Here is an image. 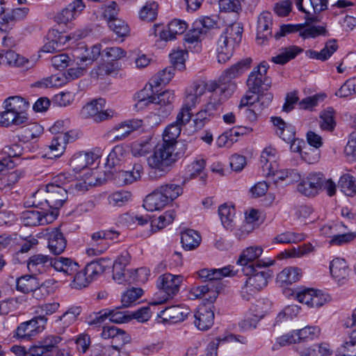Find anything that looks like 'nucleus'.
I'll use <instances>...</instances> for the list:
<instances>
[{
    "label": "nucleus",
    "mask_w": 356,
    "mask_h": 356,
    "mask_svg": "<svg viewBox=\"0 0 356 356\" xmlns=\"http://www.w3.org/2000/svg\"><path fill=\"white\" fill-rule=\"evenodd\" d=\"M143 172L142 165L136 163L131 170H120L115 173V181L117 184L124 186L132 184L140 179Z\"/></svg>",
    "instance_id": "412c9836"
},
{
    "label": "nucleus",
    "mask_w": 356,
    "mask_h": 356,
    "mask_svg": "<svg viewBox=\"0 0 356 356\" xmlns=\"http://www.w3.org/2000/svg\"><path fill=\"white\" fill-rule=\"evenodd\" d=\"M268 65L266 63H261L249 75L247 80V85L249 90L255 94L262 90H266L271 85L270 79L266 76Z\"/></svg>",
    "instance_id": "6e6552de"
},
{
    "label": "nucleus",
    "mask_w": 356,
    "mask_h": 356,
    "mask_svg": "<svg viewBox=\"0 0 356 356\" xmlns=\"http://www.w3.org/2000/svg\"><path fill=\"white\" fill-rule=\"evenodd\" d=\"M255 271L248 276L243 285L241 286V296L243 300H250L256 294L263 290L268 284V280L271 277L269 270Z\"/></svg>",
    "instance_id": "20e7f679"
},
{
    "label": "nucleus",
    "mask_w": 356,
    "mask_h": 356,
    "mask_svg": "<svg viewBox=\"0 0 356 356\" xmlns=\"http://www.w3.org/2000/svg\"><path fill=\"white\" fill-rule=\"evenodd\" d=\"M300 307L296 305L285 307L280 312H279L275 318V325L296 318L300 313Z\"/></svg>",
    "instance_id": "69168bd1"
},
{
    "label": "nucleus",
    "mask_w": 356,
    "mask_h": 356,
    "mask_svg": "<svg viewBox=\"0 0 356 356\" xmlns=\"http://www.w3.org/2000/svg\"><path fill=\"white\" fill-rule=\"evenodd\" d=\"M68 81L65 74H57L38 81L36 86L40 88L61 87Z\"/></svg>",
    "instance_id": "864d4df0"
},
{
    "label": "nucleus",
    "mask_w": 356,
    "mask_h": 356,
    "mask_svg": "<svg viewBox=\"0 0 356 356\" xmlns=\"http://www.w3.org/2000/svg\"><path fill=\"white\" fill-rule=\"evenodd\" d=\"M272 172L269 174L265 172L266 176H273L275 182L278 181H286L288 183L297 181L300 178V173L295 169H278L277 165H273Z\"/></svg>",
    "instance_id": "e433bc0d"
},
{
    "label": "nucleus",
    "mask_w": 356,
    "mask_h": 356,
    "mask_svg": "<svg viewBox=\"0 0 356 356\" xmlns=\"http://www.w3.org/2000/svg\"><path fill=\"white\" fill-rule=\"evenodd\" d=\"M295 298L311 308H318L330 301V296L322 291L301 289L293 293Z\"/></svg>",
    "instance_id": "1a4fd4ad"
},
{
    "label": "nucleus",
    "mask_w": 356,
    "mask_h": 356,
    "mask_svg": "<svg viewBox=\"0 0 356 356\" xmlns=\"http://www.w3.org/2000/svg\"><path fill=\"white\" fill-rule=\"evenodd\" d=\"M188 27V25L186 22L174 19L169 22L167 29L162 30L159 33V36L161 39L164 40H172L177 35L183 34Z\"/></svg>",
    "instance_id": "a878e982"
},
{
    "label": "nucleus",
    "mask_w": 356,
    "mask_h": 356,
    "mask_svg": "<svg viewBox=\"0 0 356 356\" xmlns=\"http://www.w3.org/2000/svg\"><path fill=\"white\" fill-rule=\"evenodd\" d=\"M58 216V213L56 211L47 212L32 209L23 211L21 218L26 226H38L53 222Z\"/></svg>",
    "instance_id": "f8f14e48"
},
{
    "label": "nucleus",
    "mask_w": 356,
    "mask_h": 356,
    "mask_svg": "<svg viewBox=\"0 0 356 356\" xmlns=\"http://www.w3.org/2000/svg\"><path fill=\"white\" fill-rule=\"evenodd\" d=\"M26 122L20 115H17L10 109H5L0 114V124L4 127H10L13 125H20Z\"/></svg>",
    "instance_id": "0e129e2a"
},
{
    "label": "nucleus",
    "mask_w": 356,
    "mask_h": 356,
    "mask_svg": "<svg viewBox=\"0 0 356 356\" xmlns=\"http://www.w3.org/2000/svg\"><path fill=\"white\" fill-rule=\"evenodd\" d=\"M158 8L156 1L146 2L139 11V18L145 22L154 21L157 17Z\"/></svg>",
    "instance_id": "6e6d98bb"
},
{
    "label": "nucleus",
    "mask_w": 356,
    "mask_h": 356,
    "mask_svg": "<svg viewBox=\"0 0 356 356\" xmlns=\"http://www.w3.org/2000/svg\"><path fill=\"white\" fill-rule=\"evenodd\" d=\"M131 193L129 191L120 190L111 193L108 197V203L112 207H120L131 200Z\"/></svg>",
    "instance_id": "603ef678"
},
{
    "label": "nucleus",
    "mask_w": 356,
    "mask_h": 356,
    "mask_svg": "<svg viewBox=\"0 0 356 356\" xmlns=\"http://www.w3.org/2000/svg\"><path fill=\"white\" fill-rule=\"evenodd\" d=\"M16 67H29L30 62L28 58L11 49L0 51V65Z\"/></svg>",
    "instance_id": "4be33fe9"
},
{
    "label": "nucleus",
    "mask_w": 356,
    "mask_h": 356,
    "mask_svg": "<svg viewBox=\"0 0 356 356\" xmlns=\"http://www.w3.org/2000/svg\"><path fill=\"white\" fill-rule=\"evenodd\" d=\"M299 343L314 340L321 334V329L318 326H306L302 329L296 330Z\"/></svg>",
    "instance_id": "052dcab7"
},
{
    "label": "nucleus",
    "mask_w": 356,
    "mask_h": 356,
    "mask_svg": "<svg viewBox=\"0 0 356 356\" xmlns=\"http://www.w3.org/2000/svg\"><path fill=\"white\" fill-rule=\"evenodd\" d=\"M218 214L223 227L232 230L236 225L234 207L227 204H222L218 209Z\"/></svg>",
    "instance_id": "37998d69"
},
{
    "label": "nucleus",
    "mask_w": 356,
    "mask_h": 356,
    "mask_svg": "<svg viewBox=\"0 0 356 356\" xmlns=\"http://www.w3.org/2000/svg\"><path fill=\"white\" fill-rule=\"evenodd\" d=\"M189 309L184 305H173L161 310L159 316L163 321L177 323L184 321L189 314Z\"/></svg>",
    "instance_id": "dca6fc26"
},
{
    "label": "nucleus",
    "mask_w": 356,
    "mask_h": 356,
    "mask_svg": "<svg viewBox=\"0 0 356 356\" xmlns=\"http://www.w3.org/2000/svg\"><path fill=\"white\" fill-rule=\"evenodd\" d=\"M302 49L296 46H291L283 49L277 56L271 58V61L276 64L284 65L290 60L294 58L297 55L302 52Z\"/></svg>",
    "instance_id": "8fccbe9b"
},
{
    "label": "nucleus",
    "mask_w": 356,
    "mask_h": 356,
    "mask_svg": "<svg viewBox=\"0 0 356 356\" xmlns=\"http://www.w3.org/2000/svg\"><path fill=\"white\" fill-rule=\"evenodd\" d=\"M201 102L188 90L186 91L182 106L178 113V120L181 122H189L191 117V110Z\"/></svg>",
    "instance_id": "c85d7f7f"
},
{
    "label": "nucleus",
    "mask_w": 356,
    "mask_h": 356,
    "mask_svg": "<svg viewBox=\"0 0 356 356\" xmlns=\"http://www.w3.org/2000/svg\"><path fill=\"white\" fill-rule=\"evenodd\" d=\"M320 118V127L323 130L332 131L334 129L336 122L333 108H328L327 110L322 112Z\"/></svg>",
    "instance_id": "774afa93"
},
{
    "label": "nucleus",
    "mask_w": 356,
    "mask_h": 356,
    "mask_svg": "<svg viewBox=\"0 0 356 356\" xmlns=\"http://www.w3.org/2000/svg\"><path fill=\"white\" fill-rule=\"evenodd\" d=\"M194 325L199 330L206 331L213 325L214 313L211 307L202 305L194 314Z\"/></svg>",
    "instance_id": "4468645a"
},
{
    "label": "nucleus",
    "mask_w": 356,
    "mask_h": 356,
    "mask_svg": "<svg viewBox=\"0 0 356 356\" xmlns=\"http://www.w3.org/2000/svg\"><path fill=\"white\" fill-rule=\"evenodd\" d=\"M3 104L5 109H10L27 122L29 104L24 98L20 96H11L4 100Z\"/></svg>",
    "instance_id": "6ab92c4d"
},
{
    "label": "nucleus",
    "mask_w": 356,
    "mask_h": 356,
    "mask_svg": "<svg viewBox=\"0 0 356 356\" xmlns=\"http://www.w3.org/2000/svg\"><path fill=\"white\" fill-rule=\"evenodd\" d=\"M52 268L65 275H72L79 269L78 264L70 258L59 257L53 258Z\"/></svg>",
    "instance_id": "f704fd0d"
},
{
    "label": "nucleus",
    "mask_w": 356,
    "mask_h": 356,
    "mask_svg": "<svg viewBox=\"0 0 356 356\" xmlns=\"http://www.w3.org/2000/svg\"><path fill=\"white\" fill-rule=\"evenodd\" d=\"M271 121L275 128L276 134L283 140L291 143L295 138V128L291 124H286L280 117H273Z\"/></svg>",
    "instance_id": "7c9ffc66"
},
{
    "label": "nucleus",
    "mask_w": 356,
    "mask_h": 356,
    "mask_svg": "<svg viewBox=\"0 0 356 356\" xmlns=\"http://www.w3.org/2000/svg\"><path fill=\"white\" fill-rule=\"evenodd\" d=\"M53 258L43 254H35L26 261L29 272L34 276L49 272L52 268Z\"/></svg>",
    "instance_id": "ddd939ff"
},
{
    "label": "nucleus",
    "mask_w": 356,
    "mask_h": 356,
    "mask_svg": "<svg viewBox=\"0 0 356 356\" xmlns=\"http://www.w3.org/2000/svg\"><path fill=\"white\" fill-rule=\"evenodd\" d=\"M236 274V271L232 266H227L221 268H204L198 271V275L202 281L216 282L215 291H211L214 297L222 289V285L219 281L226 277H234Z\"/></svg>",
    "instance_id": "9d476101"
},
{
    "label": "nucleus",
    "mask_w": 356,
    "mask_h": 356,
    "mask_svg": "<svg viewBox=\"0 0 356 356\" xmlns=\"http://www.w3.org/2000/svg\"><path fill=\"white\" fill-rule=\"evenodd\" d=\"M181 243L186 250H192L200 245L201 236L193 229H186L181 234Z\"/></svg>",
    "instance_id": "a18cd8bd"
},
{
    "label": "nucleus",
    "mask_w": 356,
    "mask_h": 356,
    "mask_svg": "<svg viewBox=\"0 0 356 356\" xmlns=\"http://www.w3.org/2000/svg\"><path fill=\"white\" fill-rule=\"evenodd\" d=\"M262 252L263 248L259 245L250 246L242 251L236 263L243 266V270L245 275L254 273L255 268L268 267L274 264L275 261L270 259H263L254 263Z\"/></svg>",
    "instance_id": "7ed1b4c3"
},
{
    "label": "nucleus",
    "mask_w": 356,
    "mask_h": 356,
    "mask_svg": "<svg viewBox=\"0 0 356 356\" xmlns=\"http://www.w3.org/2000/svg\"><path fill=\"white\" fill-rule=\"evenodd\" d=\"M100 53L101 46L99 44L93 45L90 48H88L82 44L76 51V57L81 63H86V65H88L96 60L100 55Z\"/></svg>",
    "instance_id": "ea45409f"
},
{
    "label": "nucleus",
    "mask_w": 356,
    "mask_h": 356,
    "mask_svg": "<svg viewBox=\"0 0 356 356\" xmlns=\"http://www.w3.org/2000/svg\"><path fill=\"white\" fill-rule=\"evenodd\" d=\"M97 158V155L93 152H78L72 156L70 161V165L74 172H79L88 166L92 165Z\"/></svg>",
    "instance_id": "aec40b11"
},
{
    "label": "nucleus",
    "mask_w": 356,
    "mask_h": 356,
    "mask_svg": "<svg viewBox=\"0 0 356 356\" xmlns=\"http://www.w3.org/2000/svg\"><path fill=\"white\" fill-rule=\"evenodd\" d=\"M154 144L152 136L138 139L130 144V152L134 157L146 156L152 152Z\"/></svg>",
    "instance_id": "393cba45"
},
{
    "label": "nucleus",
    "mask_w": 356,
    "mask_h": 356,
    "mask_svg": "<svg viewBox=\"0 0 356 356\" xmlns=\"http://www.w3.org/2000/svg\"><path fill=\"white\" fill-rule=\"evenodd\" d=\"M97 170H90V172L85 176L84 181H75L69 188L70 193H84L88 191V186H95L98 184L97 179Z\"/></svg>",
    "instance_id": "58836bf2"
},
{
    "label": "nucleus",
    "mask_w": 356,
    "mask_h": 356,
    "mask_svg": "<svg viewBox=\"0 0 356 356\" xmlns=\"http://www.w3.org/2000/svg\"><path fill=\"white\" fill-rule=\"evenodd\" d=\"M175 217V212L174 210H169L165 211L162 215L157 218H154L151 221L152 229L154 231L161 229L170 223H172Z\"/></svg>",
    "instance_id": "bf43d9fd"
},
{
    "label": "nucleus",
    "mask_w": 356,
    "mask_h": 356,
    "mask_svg": "<svg viewBox=\"0 0 356 356\" xmlns=\"http://www.w3.org/2000/svg\"><path fill=\"white\" fill-rule=\"evenodd\" d=\"M218 95L216 96V104L228 99L235 91L236 84L230 79L220 76L218 82Z\"/></svg>",
    "instance_id": "bb28decb"
},
{
    "label": "nucleus",
    "mask_w": 356,
    "mask_h": 356,
    "mask_svg": "<svg viewBox=\"0 0 356 356\" xmlns=\"http://www.w3.org/2000/svg\"><path fill=\"white\" fill-rule=\"evenodd\" d=\"M143 126L140 120H130L122 122L115 126L111 133L114 135L115 140H122L127 138L133 131L138 130Z\"/></svg>",
    "instance_id": "a211bd4d"
},
{
    "label": "nucleus",
    "mask_w": 356,
    "mask_h": 356,
    "mask_svg": "<svg viewBox=\"0 0 356 356\" xmlns=\"http://www.w3.org/2000/svg\"><path fill=\"white\" fill-rule=\"evenodd\" d=\"M39 286L37 279L32 274L23 275L16 280V289L24 293L34 291Z\"/></svg>",
    "instance_id": "49530a36"
},
{
    "label": "nucleus",
    "mask_w": 356,
    "mask_h": 356,
    "mask_svg": "<svg viewBox=\"0 0 356 356\" xmlns=\"http://www.w3.org/2000/svg\"><path fill=\"white\" fill-rule=\"evenodd\" d=\"M104 99L93 100L83 106L80 115L84 119H92L96 122H102L114 116L115 112L113 111H104Z\"/></svg>",
    "instance_id": "9b49d317"
},
{
    "label": "nucleus",
    "mask_w": 356,
    "mask_h": 356,
    "mask_svg": "<svg viewBox=\"0 0 356 356\" xmlns=\"http://www.w3.org/2000/svg\"><path fill=\"white\" fill-rule=\"evenodd\" d=\"M278 158L277 151L271 146L266 147L261 152L260 156V162L262 165L264 173L267 172L270 173L273 165L276 166V161Z\"/></svg>",
    "instance_id": "a19ab883"
},
{
    "label": "nucleus",
    "mask_w": 356,
    "mask_h": 356,
    "mask_svg": "<svg viewBox=\"0 0 356 356\" xmlns=\"http://www.w3.org/2000/svg\"><path fill=\"white\" fill-rule=\"evenodd\" d=\"M182 282L183 277L179 275H176L165 273L159 276L157 281V286L160 290L159 293H163L164 295L160 300H154L152 305H156L162 304L177 295Z\"/></svg>",
    "instance_id": "39448f33"
},
{
    "label": "nucleus",
    "mask_w": 356,
    "mask_h": 356,
    "mask_svg": "<svg viewBox=\"0 0 356 356\" xmlns=\"http://www.w3.org/2000/svg\"><path fill=\"white\" fill-rule=\"evenodd\" d=\"M81 312L80 307H72L60 316L58 321L63 328L67 327L76 321Z\"/></svg>",
    "instance_id": "338daca9"
},
{
    "label": "nucleus",
    "mask_w": 356,
    "mask_h": 356,
    "mask_svg": "<svg viewBox=\"0 0 356 356\" xmlns=\"http://www.w3.org/2000/svg\"><path fill=\"white\" fill-rule=\"evenodd\" d=\"M272 15L268 12H263L258 17L257 40L259 44L264 43L271 35Z\"/></svg>",
    "instance_id": "5701e85b"
},
{
    "label": "nucleus",
    "mask_w": 356,
    "mask_h": 356,
    "mask_svg": "<svg viewBox=\"0 0 356 356\" xmlns=\"http://www.w3.org/2000/svg\"><path fill=\"white\" fill-rule=\"evenodd\" d=\"M234 45L228 43L227 39H218L217 44V58L220 63L227 62L232 56Z\"/></svg>",
    "instance_id": "5fc2aeb1"
},
{
    "label": "nucleus",
    "mask_w": 356,
    "mask_h": 356,
    "mask_svg": "<svg viewBox=\"0 0 356 356\" xmlns=\"http://www.w3.org/2000/svg\"><path fill=\"white\" fill-rule=\"evenodd\" d=\"M218 83L216 81H210L205 83L204 81H197L193 83L191 88L188 90L192 93L197 99L201 102L202 95H204L207 90L211 92L210 102L207 106L212 104H216V96L218 95Z\"/></svg>",
    "instance_id": "2eb2a0df"
},
{
    "label": "nucleus",
    "mask_w": 356,
    "mask_h": 356,
    "mask_svg": "<svg viewBox=\"0 0 356 356\" xmlns=\"http://www.w3.org/2000/svg\"><path fill=\"white\" fill-rule=\"evenodd\" d=\"M299 180L297 191L305 197H315L323 190L324 175L321 172L309 173Z\"/></svg>",
    "instance_id": "0eeeda50"
},
{
    "label": "nucleus",
    "mask_w": 356,
    "mask_h": 356,
    "mask_svg": "<svg viewBox=\"0 0 356 356\" xmlns=\"http://www.w3.org/2000/svg\"><path fill=\"white\" fill-rule=\"evenodd\" d=\"M339 186L341 191L348 196L352 197L356 193V181L348 174H345L340 177Z\"/></svg>",
    "instance_id": "680f3d73"
},
{
    "label": "nucleus",
    "mask_w": 356,
    "mask_h": 356,
    "mask_svg": "<svg viewBox=\"0 0 356 356\" xmlns=\"http://www.w3.org/2000/svg\"><path fill=\"white\" fill-rule=\"evenodd\" d=\"M86 7L82 0H74L56 15L59 24H67L75 19Z\"/></svg>",
    "instance_id": "f3484780"
},
{
    "label": "nucleus",
    "mask_w": 356,
    "mask_h": 356,
    "mask_svg": "<svg viewBox=\"0 0 356 356\" xmlns=\"http://www.w3.org/2000/svg\"><path fill=\"white\" fill-rule=\"evenodd\" d=\"M111 264V261L108 258H101L88 264L84 269L88 276L92 281L102 275L106 268H109Z\"/></svg>",
    "instance_id": "4c0bfd02"
},
{
    "label": "nucleus",
    "mask_w": 356,
    "mask_h": 356,
    "mask_svg": "<svg viewBox=\"0 0 356 356\" xmlns=\"http://www.w3.org/2000/svg\"><path fill=\"white\" fill-rule=\"evenodd\" d=\"M168 204L169 202L157 188L146 197L143 207L148 211H154L163 209Z\"/></svg>",
    "instance_id": "473e14b6"
},
{
    "label": "nucleus",
    "mask_w": 356,
    "mask_h": 356,
    "mask_svg": "<svg viewBox=\"0 0 356 356\" xmlns=\"http://www.w3.org/2000/svg\"><path fill=\"white\" fill-rule=\"evenodd\" d=\"M158 188L163 194L169 203L177 199L183 193L182 186L174 183L161 185Z\"/></svg>",
    "instance_id": "13d9d810"
},
{
    "label": "nucleus",
    "mask_w": 356,
    "mask_h": 356,
    "mask_svg": "<svg viewBox=\"0 0 356 356\" xmlns=\"http://www.w3.org/2000/svg\"><path fill=\"white\" fill-rule=\"evenodd\" d=\"M243 27L239 23H234L227 26L220 36V39H227L228 43L236 46L242 40Z\"/></svg>",
    "instance_id": "79ce46f5"
},
{
    "label": "nucleus",
    "mask_w": 356,
    "mask_h": 356,
    "mask_svg": "<svg viewBox=\"0 0 356 356\" xmlns=\"http://www.w3.org/2000/svg\"><path fill=\"white\" fill-rule=\"evenodd\" d=\"M121 70V64L118 61H111L102 63L92 70L91 76L97 79H103L106 76H116Z\"/></svg>",
    "instance_id": "72a5a7b5"
},
{
    "label": "nucleus",
    "mask_w": 356,
    "mask_h": 356,
    "mask_svg": "<svg viewBox=\"0 0 356 356\" xmlns=\"http://www.w3.org/2000/svg\"><path fill=\"white\" fill-rule=\"evenodd\" d=\"M188 122H181L178 120V115L176 118V121L169 124L163 131L162 141L163 144L171 145L174 148L177 143V139L179 136L182 126H184Z\"/></svg>",
    "instance_id": "b1692460"
},
{
    "label": "nucleus",
    "mask_w": 356,
    "mask_h": 356,
    "mask_svg": "<svg viewBox=\"0 0 356 356\" xmlns=\"http://www.w3.org/2000/svg\"><path fill=\"white\" fill-rule=\"evenodd\" d=\"M154 88H156L151 82L149 81L145 86L135 95V107L138 110L143 109L147 106L149 104H154L155 91Z\"/></svg>",
    "instance_id": "cd10ccee"
},
{
    "label": "nucleus",
    "mask_w": 356,
    "mask_h": 356,
    "mask_svg": "<svg viewBox=\"0 0 356 356\" xmlns=\"http://www.w3.org/2000/svg\"><path fill=\"white\" fill-rule=\"evenodd\" d=\"M330 270L332 277L337 282L343 281L349 276L348 265L341 258H335L330 262Z\"/></svg>",
    "instance_id": "c9c22d12"
},
{
    "label": "nucleus",
    "mask_w": 356,
    "mask_h": 356,
    "mask_svg": "<svg viewBox=\"0 0 356 356\" xmlns=\"http://www.w3.org/2000/svg\"><path fill=\"white\" fill-rule=\"evenodd\" d=\"M175 97L174 92L168 90L158 95H155L154 104L161 106H166L167 107L164 108L162 113L164 115H167L170 112V107L168 106L173 102Z\"/></svg>",
    "instance_id": "e2e57ef3"
},
{
    "label": "nucleus",
    "mask_w": 356,
    "mask_h": 356,
    "mask_svg": "<svg viewBox=\"0 0 356 356\" xmlns=\"http://www.w3.org/2000/svg\"><path fill=\"white\" fill-rule=\"evenodd\" d=\"M33 205L42 204L41 200L44 199L45 203L52 209L51 211H56L58 213V210L67 199V190L56 184H47L38 190L33 195Z\"/></svg>",
    "instance_id": "f03ea898"
},
{
    "label": "nucleus",
    "mask_w": 356,
    "mask_h": 356,
    "mask_svg": "<svg viewBox=\"0 0 356 356\" xmlns=\"http://www.w3.org/2000/svg\"><path fill=\"white\" fill-rule=\"evenodd\" d=\"M48 248L54 254H61L66 248V240L63 234L57 228L54 229L47 235Z\"/></svg>",
    "instance_id": "c756f323"
},
{
    "label": "nucleus",
    "mask_w": 356,
    "mask_h": 356,
    "mask_svg": "<svg viewBox=\"0 0 356 356\" xmlns=\"http://www.w3.org/2000/svg\"><path fill=\"white\" fill-rule=\"evenodd\" d=\"M29 13V8L27 7L17 8L8 12H6L5 10L0 19L7 23L10 22H18L25 19Z\"/></svg>",
    "instance_id": "4d7b16f0"
},
{
    "label": "nucleus",
    "mask_w": 356,
    "mask_h": 356,
    "mask_svg": "<svg viewBox=\"0 0 356 356\" xmlns=\"http://www.w3.org/2000/svg\"><path fill=\"white\" fill-rule=\"evenodd\" d=\"M153 149V153L147 159V165L162 177L170 171L178 159V154L175 153V148L172 146L161 143L154 144Z\"/></svg>",
    "instance_id": "f257e3e1"
},
{
    "label": "nucleus",
    "mask_w": 356,
    "mask_h": 356,
    "mask_svg": "<svg viewBox=\"0 0 356 356\" xmlns=\"http://www.w3.org/2000/svg\"><path fill=\"white\" fill-rule=\"evenodd\" d=\"M175 71V70L172 66L165 67L153 76L149 81L156 88L161 85H165L173 78Z\"/></svg>",
    "instance_id": "3c124183"
},
{
    "label": "nucleus",
    "mask_w": 356,
    "mask_h": 356,
    "mask_svg": "<svg viewBox=\"0 0 356 356\" xmlns=\"http://www.w3.org/2000/svg\"><path fill=\"white\" fill-rule=\"evenodd\" d=\"M47 321V318L38 316L21 323L15 330L13 337L21 341H31L44 330Z\"/></svg>",
    "instance_id": "423d86ee"
},
{
    "label": "nucleus",
    "mask_w": 356,
    "mask_h": 356,
    "mask_svg": "<svg viewBox=\"0 0 356 356\" xmlns=\"http://www.w3.org/2000/svg\"><path fill=\"white\" fill-rule=\"evenodd\" d=\"M74 140V136L70 133L55 136L49 146L51 154L54 157H60L65 152L66 145Z\"/></svg>",
    "instance_id": "2f4dec72"
},
{
    "label": "nucleus",
    "mask_w": 356,
    "mask_h": 356,
    "mask_svg": "<svg viewBox=\"0 0 356 356\" xmlns=\"http://www.w3.org/2000/svg\"><path fill=\"white\" fill-rule=\"evenodd\" d=\"M302 276V270L298 267L290 266L283 269L277 276V281L282 284H291L298 282Z\"/></svg>",
    "instance_id": "c03bdc74"
},
{
    "label": "nucleus",
    "mask_w": 356,
    "mask_h": 356,
    "mask_svg": "<svg viewBox=\"0 0 356 356\" xmlns=\"http://www.w3.org/2000/svg\"><path fill=\"white\" fill-rule=\"evenodd\" d=\"M337 353L341 356H352L356 354V329L344 339L337 348Z\"/></svg>",
    "instance_id": "de8ad7c7"
},
{
    "label": "nucleus",
    "mask_w": 356,
    "mask_h": 356,
    "mask_svg": "<svg viewBox=\"0 0 356 356\" xmlns=\"http://www.w3.org/2000/svg\"><path fill=\"white\" fill-rule=\"evenodd\" d=\"M251 62L250 58L243 59L225 71L221 76L232 80L248 70L250 67Z\"/></svg>",
    "instance_id": "09e8293b"
}]
</instances>
